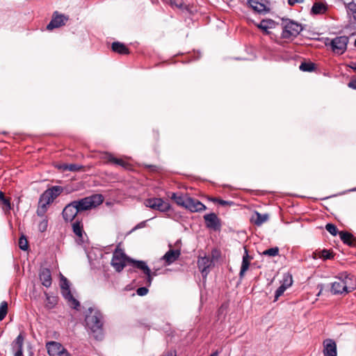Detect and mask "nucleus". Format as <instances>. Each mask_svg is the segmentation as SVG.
Wrapping results in <instances>:
<instances>
[{"label": "nucleus", "instance_id": "f257e3e1", "mask_svg": "<svg viewBox=\"0 0 356 356\" xmlns=\"http://www.w3.org/2000/svg\"><path fill=\"white\" fill-rule=\"evenodd\" d=\"M356 289V279L346 272L339 274L332 283L331 293L334 295H346Z\"/></svg>", "mask_w": 356, "mask_h": 356}, {"label": "nucleus", "instance_id": "f03ea898", "mask_svg": "<svg viewBox=\"0 0 356 356\" xmlns=\"http://www.w3.org/2000/svg\"><path fill=\"white\" fill-rule=\"evenodd\" d=\"M86 325L97 340L103 338V316L96 309L89 308L85 318Z\"/></svg>", "mask_w": 356, "mask_h": 356}, {"label": "nucleus", "instance_id": "7ed1b4c3", "mask_svg": "<svg viewBox=\"0 0 356 356\" xmlns=\"http://www.w3.org/2000/svg\"><path fill=\"white\" fill-rule=\"evenodd\" d=\"M104 201L102 195L96 194L88 197L74 200L73 202L76 205L79 213L90 210L100 205Z\"/></svg>", "mask_w": 356, "mask_h": 356}, {"label": "nucleus", "instance_id": "20e7f679", "mask_svg": "<svg viewBox=\"0 0 356 356\" xmlns=\"http://www.w3.org/2000/svg\"><path fill=\"white\" fill-rule=\"evenodd\" d=\"M282 38L293 40L302 31L301 24L291 19H283Z\"/></svg>", "mask_w": 356, "mask_h": 356}, {"label": "nucleus", "instance_id": "39448f33", "mask_svg": "<svg viewBox=\"0 0 356 356\" xmlns=\"http://www.w3.org/2000/svg\"><path fill=\"white\" fill-rule=\"evenodd\" d=\"M131 259L127 257L122 250L117 248L113 254L111 265L116 271L121 272L127 262L133 265Z\"/></svg>", "mask_w": 356, "mask_h": 356}, {"label": "nucleus", "instance_id": "423d86ee", "mask_svg": "<svg viewBox=\"0 0 356 356\" xmlns=\"http://www.w3.org/2000/svg\"><path fill=\"white\" fill-rule=\"evenodd\" d=\"M61 293L64 298L67 301L69 305L74 309H77L79 306V302L76 300L72 294L70 289V284L67 278L62 277L60 280Z\"/></svg>", "mask_w": 356, "mask_h": 356}, {"label": "nucleus", "instance_id": "0eeeda50", "mask_svg": "<svg viewBox=\"0 0 356 356\" xmlns=\"http://www.w3.org/2000/svg\"><path fill=\"white\" fill-rule=\"evenodd\" d=\"M144 204L146 207L157 210L162 213H166L171 209L170 203L159 197L148 198L145 200Z\"/></svg>", "mask_w": 356, "mask_h": 356}, {"label": "nucleus", "instance_id": "6e6552de", "mask_svg": "<svg viewBox=\"0 0 356 356\" xmlns=\"http://www.w3.org/2000/svg\"><path fill=\"white\" fill-rule=\"evenodd\" d=\"M348 42L347 36H338L331 40L330 43L325 42V45L330 46L334 53L341 55L346 51Z\"/></svg>", "mask_w": 356, "mask_h": 356}, {"label": "nucleus", "instance_id": "1a4fd4ad", "mask_svg": "<svg viewBox=\"0 0 356 356\" xmlns=\"http://www.w3.org/2000/svg\"><path fill=\"white\" fill-rule=\"evenodd\" d=\"M63 191L60 186H54L47 189L40 197L41 202H45L46 204H51Z\"/></svg>", "mask_w": 356, "mask_h": 356}, {"label": "nucleus", "instance_id": "9d476101", "mask_svg": "<svg viewBox=\"0 0 356 356\" xmlns=\"http://www.w3.org/2000/svg\"><path fill=\"white\" fill-rule=\"evenodd\" d=\"M69 17L63 14H60L58 11H55L53 14L52 19L47 26V30L51 31L54 29L64 26L68 21Z\"/></svg>", "mask_w": 356, "mask_h": 356}, {"label": "nucleus", "instance_id": "9b49d317", "mask_svg": "<svg viewBox=\"0 0 356 356\" xmlns=\"http://www.w3.org/2000/svg\"><path fill=\"white\" fill-rule=\"evenodd\" d=\"M206 227L214 231H218L221 227L220 218L215 213H210L204 216Z\"/></svg>", "mask_w": 356, "mask_h": 356}, {"label": "nucleus", "instance_id": "f8f14e48", "mask_svg": "<svg viewBox=\"0 0 356 356\" xmlns=\"http://www.w3.org/2000/svg\"><path fill=\"white\" fill-rule=\"evenodd\" d=\"M78 213L79 212L72 201L65 207L62 216L65 222H72Z\"/></svg>", "mask_w": 356, "mask_h": 356}, {"label": "nucleus", "instance_id": "ddd939ff", "mask_svg": "<svg viewBox=\"0 0 356 356\" xmlns=\"http://www.w3.org/2000/svg\"><path fill=\"white\" fill-rule=\"evenodd\" d=\"M323 353L324 356H337V343L332 339H326L323 341Z\"/></svg>", "mask_w": 356, "mask_h": 356}, {"label": "nucleus", "instance_id": "4468645a", "mask_svg": "<svg viewBox=\"0 0 356 356\" xmlns=\"http://www.w3.org/2000/svg\"><path fill=\"white\" fill-rule=\"evenodd\" d=\"M131 261L133 263L134 267L140 269L147 275L146 284L147 286H150L153 277L152 276V271L147 264L143 261H136L134 259H131Z\"/></svg>", "mask_w": 356, "mask_h": 356}, {"label": "nucleus", "instance_id": "2eb2a0df", "mask_svg": "<svg viewBox=\"0 0 356 356\" xmlns=\"http://www.w3.org/2000/svg\"><path fill=\"white\" fill-rule=\"evenodd\" d=\"M266 3V0H248L250 7L258 13H266L269 11Z\"/></svg>", "mask_w": 356, "mask_h": 356}, {"label": "nucleus", "instance_id": "dca6fc26", "mask_svg": "<svg viewBox=\"0 0 356 356\" xmlns=\"http://www.w3.org/2000/svg\"><path fill=\"white\" fill-rule=\"evenodd\" d=\"M185 208L191 212H200L207 209L206 206L200 201L191 197L188 199Z\"/></svg>", "mask_w": 356, "mask_h": 356}, {"label": "nucleus", "instance_id": "f3484780", "mask_svg": "<svg viewBox=\"0 0 356 356\" xmlns=\"http://www.w3.org/2000/svg\"><path fill=\"white\" fill-rule=\"evenodd\" d=\"M212 262L213 261L209 257L205 256L198 258L197 266L203 277H206L208 275L209 272V268L211 266Z\"/></svg>", "mask_w": 356, "mask_h": 356}, {"label": "nucleus", "instance_id": "a211bd4d", "mask_svg": "<svg viewBox=\"0 0 356 356\" xmlns=\"http://www.w3.org/2000/svg\"><path fill=\"white\" fill-rule=\"evenodd\" d=\"M181 255V250H172L170 249L163 256L162 259L165 261L167 265H170L174 263L176 260H177Z\"/></svg>", "mask_w": 356, "mask_h": 356}, {"label": "nucleus", "instance_id": "6ab92c4d", "mask_svg": "<svg viewBox=\"0 0 356 356\" xmlns=\"http://www.w3.org/2000/svg\"><path fill=\"white\" fill-rule=\"evenodd\" d=\"M253 259V257L248 254V250L246 247H244V254L243 256L242 264L241 266V270L239 273V276L242 278L245 272L248 270L250 261Z\"/></svg>", "mask_w": 356, "mask_h": 356}, {"label": "nucleus", "instance_id": "aec40b11", "mask_svg": "<svg viewBox=\"0 0 356 356\" xmlns=\"http://www.w3.org/2000/svg\"><path fill=\"white\" fill-rule=\"evenodd\" d=\"M39 277L44 286L47 288L51 286L52 283L51 273L49 268H44L41 269L39 273Z\"/></svg>", "mask_w": 356, "mask_h": 356}, {"label": "nucleus", "instance_id": "412c9836", "mask_svg": "<svg viewBox=\"0 0 356 356\" xmlns=\"http://www.w3.org/2000/svg\"><path fill=\"white\" fill-rule=\"evenodd\" d=\"M47 348L50 356H57L65 348L60 343L56 341L47 343Z\"/></svg>", "mask_w": 356, "mask_h": 356}, {"label": "nucleus", "instance_id": "4be33fe9", "mask_svg": "<svg viewBox=\"0 0 356 356\" xmlns=\"http://www.w3.org/2000/svg\"><path fill=\"white\" fill-rule=\"evenodd\" d=\"M339 234L343 243L351 247H356V238L352 234L348 232H340Z\"/></svg>", "mask_w": 356, "mask_h": 356}, {"label": "nucleus", "instance_id": "5701e85b", "mask_svg": "<svg viewBox=\"0 0 356 356\" xmlns=\"http://www.w3.org/2000/svg\"><path fill=\"white\" fill-rule=\"evenodd\" d=\"M170 199L172 200L177 205L182 207H186L189 196L187 195H183L181 193H172L170 196Z\"/></svg>", "mask_w": 356, "mask_h": 356}, {"label": "nucleus", "instance_id": "b1692460", "mask_svg": "<svg viewBox=\"0 0 356 356\" xmlns=\"http://www.w3.org/2000/svg\"><path fill=\"white\" fill-rule=\"evenodd\" d=\"M269 216L267 213L261 214L258 211H255L254 214L251 217V222L257 226H261L263 223L268 221Z\"/></svg>", "mask_w": 356, "mask_h": 356}, {"label": "nucleus", "instance_id": "393cba45", "mask_svg": "<svg viewBox=\"0 0 356 356\" xmlns=\"http://www.w3.org/2000/svg\"><path fill=\"white\" fill-rule=\"evenodd\" d=\"M276 22L273 19H263L257 25V27L261 29L266 34L269 33L268 29H274L276 26Z\"/></svg>", "mask_w": 356, "mask_h": 356}, {"label": "nucleus", "instance_id": "a878e982", "mask_svg": "<svg viewBox=\"0 0 356 356\" xmlns=\"http://www.w3.org/2000/svg\"><path fill=\"white\" fill-rule=\"evenodd\" d=\"M111 48L113 51L120 54L127 55L129 54V49L123 43L120 42H113Z\"/></svg>", "mask_w": 356, "mask_h": 356}, {"label": "nucleus", "instance_id": "bb28decb", "mask_svg": "<svg viewBox=\"0 0 356 356\" xmlns=\"http://www.w3.org/2000/svg\"><path fill=\"white\" fill-rule=\"evenodd\" d=\"M44 295L46 296L45 307L49 309H53L57 305V302H58L57 296H51L47 292H44Z\"/></svg>", "mask_w": 356, "mask_h": 356}, {"label": "nucleus", "instance_id": "cd10ccee", "mask_svg": "<svg viewBox=\"0 0 356 356\" xmlns=\"http://www.w3.org/2000/svg\"><path fill=\"white\" fill-rule=\"evenodd\" d=\"M105 159L109 163H112L124 168H125L127 165L124 161L121 159L114 157L111 154H106Z\"/></svg>", "mask_w": 356, "mask_h": 356}, {"label": "nucleus", "instance_id": "c85d7f7f", "mask_svg": "<svg viewBox=\"0 0 356 356\" xmlns=\"http://www.w3.org/2000/svg\"><path fill=\"white\" fill-rule=\"evenodd\" d=\"M72 230L75 235L79 238H82L83 229V225L80 221L76 220L72 223Z\"/></svg>", "mask_w": 356, "mask_h": 356}, {"label": "nucleus", "instance_id": "c756f323", "mask_svg": "<svg viewBox=\"0 0 356 356\" xmlns=\"http://www.w3.org/2000/svg\"><path fill=\"white\" fill-rule=\"evenodd\" d=\"M326 10L325 6L321 2H316L314 3L312 8V13L314 14H322Z\"/></svg>", "mask_w": 356, "mask_h": 356}, {"label": "nucleus", "instance_id": "7c9ffc66", "mask_svg": "<svg viewBox=\"0 0 356 356\" xmlns=\"http://www.w3.org/2000/svg\"><path fill=\"white\" fill-rule=\"evenodd\" d=\"M60 168L63 170H68L71 172H77L81 170L83 168V166L78 164L71 163V164H63L60 166Z\"/></svg>", "mask_w": 356, "mask_h": 356}, {"label": "nucleus", "instance_id": "2f4dec72", "mask_svg": "<svg viewBox=\"0 0 356 356\" xmlns=\"http://www.w3.org/2000/svg\"><path fill=\"white\" fill-rule=\"evenodd\" d=\"M48 205L49 204H46L45 202H41L40 199L39 200V205L36 211L38 216L44 217L45 213L47 211Z\"/></svg>", "mask_w": 356, "mask_h": 356}, {"label": "nucleus", "instance_id": "473e14b6", "mask_svg": "<svg viewBox=\"0 0 356 356\" xmlns=\"http://www.w3.org/2000/svg\"><path fill=\"white\" fill-rule=\"evenodd\" d=\"M291 284V281L289 284H282L280 286L277 288L275 293V300H277L280 296H281L286 289Z\"/></svg>", "mask_w": 356, "mask_h": 356}, {"label": "nucleus", "instance_id": "72a5a7b5", "mask_svg": "<svg viewBox=\"0 0 356 356\" xmlns=\"http://www.w3.org/2000/svg\"><path fill=\"white\" fill-rule=\"evenodd\" d=\"M318 257L323 259H330L334 257V254L330 250L324 249L318 252Z\"/></svg>", "mask_w": 356, "mask_h": 356}, {"label": "nucleus", "instance_id": "f704fd0d", "mask_svg": "<svg viewBox=\"0 0 356 356\" xmlns=\"http://www.w3.org/2000/svg\"><path fill=\"white\" fill-rule=\"evenodd\" d=\"M8 313V303L6 301L1 302L0 305V321H2L6 317Z\"/></svg>", "mask_w": 356, "mask_h": 356}, {"label": "nucleus", "instance_id": "c9c22d12", "mask_svg": "<svg viewBox=\"0 0 356 356\" xmlns=\"http://www.w3.org/2000/svg\"><path fill=\"white\" fill-rule=\"evenodd\" d=\"M299 68L303 72H312L315 67L314 64L312 63H302Z\"/></svg>", "mask_w": 356, "mask_h": 356}, {"label": "nucleus", "instance_id": "e433bc0d", "mask_svg": "<svg viewBox=\"0 0 356 356\" xmlns=\"http://www.w3.org/2000/svg\"><path fill=\"white\" fill-rule=\"evenodd\" d=\"M325 229L332 236H337V234L339 233L338 232V229H337V226L334 225V224L327 223L325 225Z\"/></svg>", "mask_w": 356, "mask_h": 356}, {"label": "nucleus", "instance_id": "4c0bfd02", "mask_svg": "<svg viewBox=\"0 0 356 356\" xmlns=\"http://www.w3.org/2000/svg\"><path fill=\"white\" fill-rule=\"evenodd\" d=\"M279 254V248L277 247L271 248L266 250L263 252V254L270 256V257H275Z\"/></svg>", "mask_w": 356, "mask_h": 356}, {"label": "nucleus", "instance_id": "58836bf2", "mask_svg": "<svg viewBox=\"0 0 356 356\" xmlns=\"http://www.w3.org/2000/svg\"><path fill=\"white\" fill-rule=\"evenodd\" d=\"M19 247L22 250H26L28 249V241L24 235L19 239Z\"/></svg>", "mask_w": 356, "mask_h": 356}, {"label": "nucleus", "instance_id": "ea45409f", "mask_svg": "<svg viewBox=\"0 0 356 356\" xmlns=\"http://www.w3.org/2000/svg\"><path fill=\"white\" fill-rule=\"evenodd\" d=\"M0 200L8 209H10V202L8 199L6 198L4 193L2 191H0Z\"/></svg>", "mask_w": 356, "mask_h": 356}, {"label": "nucleus", "instance_id": "a19ab883", "mask_svg": "<svg viewBox=\"0 0 356 356\" xmlns=\"http://www.w3.org/2000/svg\"><path fill=\"white\" fill-rule=\"evenodd\" d=\"M48 226V220L45 217L39 224L38 229L41 232H44L47 230Z\"/></svg>", "mask_w": 356, "mask_h": 356}, {"label": "nucleus", "instance_id": "79ce46f5", "mask_svg": "<svg viewBox=\"0 0 356 356\" xmlns=\"http://www.w3.org/2000/svg\"><path fill=\"white\" fill-rule=\"evenodd\" d=\"M15 343L17 348H23L24 337L22 334H19L15 340Z\"/></svg>", "mask_w": 356, "mask_h": 356}, {"label": "nucleus", "instance_id": "37998d69", "mask_svg": "<svg viewBox=\"0 0 356 356\" xmlns=\"http://www.w3.org/2000/svg\"><path fill=\"white\" fill-rule=\"evenodd\" d=\"M147 293H148V289L147 287H145V286L139 287L136 290V293L140 296H145Z\"/></svg>", "mask_w": 356, "mask_h": 356}, {"label": "nucleus", "instance_id": "c03bdc74", "mask_svg": "<svg viewBox=\"0 0 356 356\" xmlns=\"http://www.w3.org/2000/svg\"><path fill=\"white\" fill-rule=\"evenodd\" d=\"M211 201H213V202H218V204H220V205H222V206L230 205L232 204V202H229L228 201H225V200H223L221 199H218L216 197L212 198Z\"/></svg>", "mask_w": 356, "mask_h": 356}, {"label": "nucleus", "instance_id": "a18cd8bd", "mask_svg": "<svg viewBox=\"0 0 356 356\" xmlns=\"http://www.w3.org/2000/svg\"><path fill=\"white\" fill-rule=\"evenodd\" d=\"M348 8L351 10L353 13H356V4L350 2L348 5Z\"/></svg>", "mask_w": 356, "mask_h": 356}, {"label": "nucleus", "instance_id": "49530a36", "mask_svg": "<svg viewBox=\"0 0 356 356\" xmlns=\"http://www.w3.org/2000/svg\"><path fill=\"white\" fill-rule=\"evenodd\" d=\"M146 222L147 220L140 222V223L136 225V227L134 228V230L145 227L146 226Z\"/></svg>", "mask_w": 356, "mask_h": 356}, {"label": "nucleus", "instance_id": "de8ad7c7", "mask_svg": "<svg viewBox=\"0 0 356 356\" xmlns=\"http://www.w3.org/2000/svg\"><path fill=\"white\" fill-rule=\"evenodd\" d=\"M348 86L350 88H353L354 90H356V79H354V80H352L350 81L348 83Z\"/></svg>", "mask_w": 356, "mask_h": 356}, {"label": "nucleus", "instance_id": "09e8293b", "mask_svg": "<svg viewBox=\"0 0 356 356\" xmlns=\"http://www.w3.org/2000/svg\"><path fill=\"white\" fill-rule=\"evenodd\" d=\"M304 0H288V3L290 6H293L297 3H302Z\"/></svg>", "mask_w": 356, "mask_h": 356}, {"label": "nucleus", "instance_id": "8fccbe9b", "mask_svg": "<svg viewBox=\"0 0 356 356\" xmlns=\"http://www.w3.org/2000/svg\"><path fill=\"white\" fill-rule=\"evenodd\" d=\"M57 356H72L68 352L67 350L64 348V350H63V351H61L59 355H58Z\"/></svg>", "mask_w": 356, "mask_h": 356}, {"label": "nucleus", "instance_id": "3c124183", "mask_svg": "<svg viewBox=\"0 0 356 356\" xmlns=\"http://www.w3.org/2000/svg\"><path fill=\"white\" fill-rule=\"evenodd\" d=\"M23 355V348H17L15 353L14 356H22Z\"/></svg>", "mask_w": 356, "mask_h": 356}, {"label": "nucleus", "instance_id": "603ef678", "mask_svg": "<svg viewBox=\"0 0 356 356\" xmlns=\"http://www.w3.org/2000/svg\"><path fill=\"white\" fill-rule=\"evenodd\" d=\"M163 356H177L175 351H169Z\"/></svg>", "mask_w": 356, "mask_h": 356}, {"label": "nucleus", "instance_id": "864d4df0", "mask_svg": "<svg viewBox=\"0 0 356 356\" xmlns=\"http://www.w3.org/2000/svg\"><path fill=\"white\" fill-rule=\"evenodd\" d=\"M349 67L353 70L356 71V63H351Z\"/></svg>", "mask_w": 356, "mask_h": 356}, {"label": "nucleus", "instance_id": "5fc2aeb1", "mask_svg": "<svg viewBox=\"0 0 356 356\" xmlns=\"http://www.w3.org/2000/svg\"><path fill=\"white\" fill-rule=\"evenodd\" d=\"M322 291H323V286H321V289H320L319 292L317 293V295H316V296H321V293H322Z\"/></svg>", "mask_w": 356, "mask_h": 356}, {"label": "nucleus", "instance_id": "6e6d98bb", "mask_svg": "<svg viewBox=\"0 0 356 356\" xmlns=\"http://www.w3.org/2000/svg\"><path fill=\"white\" fill-rule=\"evenodd\" d=\"M218 354V352H215L213 354H211L210 356H217Z\"/></svg>", "mask_w": 356, "mask_h": 356}, {"label": "nucleus", "instance_id": "4d7b16f0", "mask_svg": "<svg viewBox=\"0 0 356 356\" xmlns=\"http://www.w3.org/2000/svg\"><path fill=\"white\" fill-rule=\"evenodd\" d=\"M156 272L152 273V277H153V276H156Z\"/></svg>", "mask_w": 356, "mask_h": 356}, {"label": "nucleus", "instance_id": "13d9d810", "mask_svg": "<svg viewBox=\"0 0 356 356\" xmlns=\"http://www.w3.org/2000/svg\"><path fill=\"white\" fill-rule=\"evenodd\" d=\"M177 7H181V3L177 4Z\"/></svg>", "mask_w": 356, "mask_h": 356}, {"label": "nucleus", "instance_id": "bf43d9fd", "mask_svg": "<svg viewBox=\"0 0 356 356\" xmlns=\"http://www.w3.org/2000/svg\"><path fill=\"white\" fill-rule=\"evenodd\" d=\"M354 45L356 47V38H355V42H354Z\"/></svg>", "mask_w": 356, "mask_h": 356}]
</instances>
